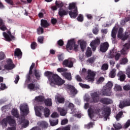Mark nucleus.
<instances>
[{"instance_id": "obj_15", "label": "nucleus", "mask_w": 130, "mask_h": 130, "mask_svg": "<svg viewBox=\"0 0 130 130\" xmlns=\"http://www.w3.org/2000/svg\"><path fill=\"white\" fill-rule=\"evenodd\" d=\"M125 106H130V99H126L123 101L120 102L119 107L120 108H123Z\"/></svg>"}, {"instance_id": "obj_21", "label": "nucleus", "mask_w": 130, "mask_h": 130, "mask_svg": "<svg viewBox=\"0 0 130 130\" xmlns=\"http://www.w3.org/2000/svg\"><path fill=\"white\" fill-rule=\"evenodd\" d=\"M38 125H39L42 128H47L48 127V123L45 121H41L38 123Z\"/></svg>"}, {"instance_id": "obj_10", "label": "nucleus", "mask_w": 130, "mask_h": 130, "mask_svg": "<svg viewBox=\"0 0 130 130\" xmlns=\"http://www.w3.org/2000/svg\"><path fill=\"white\" fill-rule=\"evenodd\" d=\"M66 88L69 90L70 94L71 95H72V96H76V95L78 94V90L76 89L75 86L71 84H68L66 86Z\"/></svg>"}, {"instance_id": "obj_51", "label": "nucleus", "mask_w": 130, "mask_h": 130, "mask_svg": "<svg viewBox=\"0 0 130 130\" xmlns=\"http://www.w3.org/2000/svg\"><path fill=\"white\" fill-rule=\"evenodd\" d=\"M92 32L93 34H94V35H98V34H99V28H98V27L93 28L92 29Z\"/></svg>"}, {"instance_id": "obj_33", "label": "nucleus", "mask_w": 130, "mask_h": 130, "mask_svg": "<svg viewBox=\"0 0 130 130\" xmlns=\"http://www.w3.org/2000/svg\"><path fill=\"white\" fill-rule=\"evenodd\" d=\"M93 125H95V123L93 122H90L87 124L85 125V128H87V129H90V128H91L93 127Z\"/></svg>"}, {"instance_id": "obj_61", "label": "nucleus", "mask_w": 130, "mask_h": 130, "mask_svg": "<svg viewBox=\"0 0 130 130\" xmlns=\"http://www.w3.org/2000/svg\"><path fill=\"white\" fill-rule=\"evenodd\" d=\"M37 47V43H36V42H33L30 45V47L31 49L34 50Z\"/></svg>"}, {"instance_id": "obj_25", "label": "nucleus", "mask_w": 130, "mask_h": 130, "mask_svg": "<svg viewBox=\"0 0 130 130\" xmlns=\"http://www.w3.org/2000/svg\"><path fill=\"white\" fill-rule=\"evenodd\" d=\"M58 15L60 16V18H62L64 16L68 15V12L62 9V8H60L58 11Z\"/></svg>"}, {"instance_id": "obj_19", "label": "nucleus", "mask_w": 130, "mask_h": 130, "mask_svg": "<svg viewBox=\"0 0 130 130\" xmlns=\"http://www.w3.org/2000/svg\"><path fill=\"white\" fill-rule=\"evenodd\" d=\"M40 86L39 85L35 86V84L32 83L28 84L27 85L28 89L29 90H32V91H36V90L38 91V90L40 89Z\"/></svg>"}, {"instance_id": "obj_44", "label": "nucleus", "mask_w": 130, "mask_h": 130, "mask_svg": "<svg viewBox=\"0 0 130 130\" xmlns=\"http://www.w3.org/2000/svg\"><path fill=\"white\" fill-rule=\"evenodd\" d=\"M45 104L46 106H51L52 105V103L51 102V99H47L45 101Z\"/></svg>"}, {"instance_id": "obj_49", "label": "nucleus", "mask_w": 130, "mask_h": 130, "mask_svg": "<svg viewBox=\"0 0 130 130\" xmlns=\"http://www.w3.org/2000/svg\"><path fill=\"white\" fill-rule=\"evenodd\" d=\"M123 32V29H122V28H120L118 31V37H119V38H122Z\"/></svg>"}, {"instance_id": "obj_24", "label": "nucleus", "mask_w": 130, "mask_h": 130, "mask_svg": "<svg viewBox=\"0 0 130 130\" xmlns=\"http://www.w3.org/2000/svg\"><path fill=\"white\" fill-rule=\"evenodd\" d=\"M20 123L22 124V126H23L24 127V128H26V127H27V126H28L29 125V121L27 119H25V118H21L20 119Z\"/></svg>"}, {"instance_id": "obj_64", "label": "nucleus", "mask_w": 130, "mask_h": 130, "mask_svg": "<svg viewBox=\"0 0 130 130\" xmlns=\"http://www.w3.org/2000/svg\"><path fill=\"white\" fill-rule=\"evenodd\" d=\"M124 49H129L130 48V41L128 42L127 43L125 44L124 45Z\"/></svg>"}, {"instance_id": "obj_63", "label": "nucleus", "mask_w": 130, "mask_h": 130, "mask_svg": "<svg viewBox=\"0 0 130 130\" xmlns=\"http://www.w3.org/2000/svg\"><path fill=\"white\" fill-rule=\"evenodd\" d=\"M123 90L125 91H130V85H125L123 87Z\"/></svg>"}, {"instance_id": "obj_62", "label": "nucleus", "mask_w": 130, "mask_h": 130, "mask_svg": "<svg viewBox=\"0 0 130 130\" xmlns=\"http://www.w3.org/2000/svg\"><path fill=\"white\" fill-rule=\"evenodd\" d=\"M130 125V119H128L123 126V128H127Z\"/></svg>"}, {"instance_id": "obj_4", "label": "nucleus", "mask_w": 130, "mask_h": 130, "mask_svg": "<svg viewBox=\"0 0 130 130\" xmlns=\"http://www.w3.org/2000/svg\"><path fill=\"white\" fill-rule=\"evenodd\" d=\"M58 73H60L61 75L68 81L72 80V74L71 73H68V69L63 68H59L57 69Z\"/></svg>"}, {"instance_id": "obj_37", "label": "nucleus", "mask_w": 130, "mask_h": 130, "mask_svg": "<svg viewBox=\"0 0 130 130\" xmlns=\"http://www.w3.org/2000/svg\"><path fill=\"white\" fill-rule=\"evenodd\" d=\"M50 123L52 126H55V125H57V124H58V119L50 121Z\"/></svg>"}, {"instance_id": "obj_39", "label": "nucleus", "mask_w": 130, "mask_h": 130, "mask_svg": "<svg viewBox=\"0 0 130 130\" xmlns=\"http://www.w3.org/2000/svg\"><path fill=\"white\" fill-rule=\"evenodd\" d=\"M113 86V83L111 82V81H109L106 85V89H108L109 90H111V88H112V86Z\"/></svg>"}, {"instance_id": "obj_16", "label": "nucleus", "mask_w": 130, "mask_h": 130, "mask_svg": "<svg viewBox=\"0 0 130 130\" xmlns=\"http://www.w3.org/2000/svg\"><path fill=\"white\" fill-rule=\"evenodd\" d=\"M100 102L101 103H103V104H105L106 105H109L110 104H112V103H113L112 100L107 98H101L100 99Z\"/></svg>"}, {"instance_id": "obj_40", "label": "nucleus", "mask_w": 130, "mask_h": 130, "mask_svg": "<svg viewBox=\"0 0 130 130\" xmlns=\"http://www.w3.org/2000/svg\"><path fill=\"white\" fill-rule=\"evenodd\" d=\"M80 48L82 51H85V48H86V42L82 41L80 43Z\"/></svg>"}, {"instance_id": "obj_29", "label": "nucleus", "mask_w": 130, "mask_h": 130, "mask_svg": "<svg viewBox=\"0 0 130 130\" xmlns=\"http://www.w3.org/2000/svg\"><path fill=\"white\" fill-rule=\"evenodd\" d=\"M86 57H90L92 56V49L91 48L88 47L85 52Z\"/></svg>"}, {"instance_id": "obj_57", "label": "nucleus", "mask_w": 130, "mask_h": 130, "mask_svg": "<svg viewBox=\"0 0 130 130\" xmlns=\"http://www.w3.org/2000/svg\"><path fill=\"white\" fill-rule=\"evenodd\" d=\"M115 91H122V88H121V86L119 85H116L114 87Z\"/></svg>"}, {"instance_id": "obj_46", "label": "nucleus", "mask_w": 130, "mask_h": 130, "mask_svg": "<svg viewBox=\"0 0 130 130\" xmlns=\"http://www.w3.org/2000/svg\"><path fill=\"white\" fill-rule=\"evenodd\" d=\"M35 99H36V101H37L38 102H43L44 101V99L41 95L36 96L35 98Z\"/></svg>"}, {"instance_id": "obj_54", "label": "nucleus", "mask_w": 130, "mask_h": 130, "mask_svg": "<svg viewBox=\"0 0 130 130\" xmlns=\"http://www.w3.org/2000/svg\"><path fill=\"white\" fill-rule=\"evenodd\" d=\"M104 78L103 77H101L96 81V84L99 85V84H101V83H103L104 82Z\"/></svg>"}, {"instance_id": "obj_43", "label": "nucleus", "mask_w": 130, "mask_h": 130, "mask_svg": "<svg viewBox=\"0 0 130 130\" xmlns=\"http://www.w3.org/2000/svg\"><path fill=\"white\" fill-rule=\"evenodd\" d=\"M116 29L115 28V26L114 27V28L112 29V32H111V36L112 38H116Z\"/></svg>"}, {"instance_id": "obj_26", "label": "nucleus", "mask_w": 130, "mask_h": 130, "mask_svg": "<svg viewBox=\"0 0 130 130\" xmlns=\"http://www.w3.org/2000/svg\"><path fill=\"white\" fill-rule=\"evenodd\" d=\"M12 115L14 116V117H16V118H19L20 117V114H19V112L18 111V110L16 109H12L11 111Z\"/></svg>"}, {"instance_id": "obj_36", "label": "nucleus", "mask_w": 130, "mask_h": 130, "mask_svg": "<svg viewBox=\"0 0 130 130\" xmlns=\"http://www.w3.org/2000/svg\"><path fill=\"white\" fill-rule=\"evenodd\" d=\"M1 124L3 127H7L8 126V121H7V119L6 118L2 120L1 122Z\"/></svg>"}, {"instance_id": "obj_13", "label": "nucleus", "mask_w": 130, "mask_h": 130, "mask_svg": "<svg viewBox=\"0 0 130 130\" xmlns=\"http://www.w3.org/2000/svg\"><path fill=\"white\" fill-rule=\"evenodd\" d=\"M6 120L8 123L11 126H16L17 125V123L16 122V120L13 118L12 116H7L6 117Z\"/></svg>"}, {"instance_id": "obj_32", "label": "nucleus", "mask_w": 130, "mask_h": 130, "mask_svg": "<svg viewBox=\"0 0 130 130\" xmlns=\"http://www.w3.org/2000/svg\"><path fill=\"white\" fill-rule=\"evenodd\" d=\"M104 111L106 115L107 116H109V115H110V113L111 112V109L110 107H107L104 109Z\"/></svg>"}, {"instance_id": "obj_34", "label": "nucleus", "mask_w": 130, "mask_h": 130, "mask_svg": "<svg viewBox=\"0 0 130 130\" xmlns=\"http://www.w3.org/2000/svg\"><path fill=\"white\" fill-rule=\"evenodd\" d=\"M113 126L115 129V130H119L122 128V125L119 123H117L116 124H113Z\"/></svg>"}, {"instance_id": "obj_2", "label": "nucleus", "mask_w": 130, "mask_h": 130, "mask_svg": "<svg viewBox=\"0 0 130 130\" xmlns=\"http://www.w3.org/2000/svg\"><path fill=\"white\" fill-rule=\"evenodd\" d=\"M35 110L37 116H39V117H41L42 115L41 114L42 111H44L45 117H48V116L50 115V110L48 108H44V107L41 106L36 107L35 108Z\"/></svg>"}, {"instance_id": "obj_3", "label": "nucleus", "mask_w": 130, "mask_h": 130, "mask_svg": "<svg viewBox=\"0 0 130 130\" xmlns=\"http://www.w3.org/2000/svg\"><path fill=\"white\" fill-rule=\"evenodd\" d=\"M78 48H79V45L76 44V42H75V39H72L69 40L66 46V49L67 50H74V51H78Z\"/></svg>"}, {"instance_id": "obj_38", "label": "nucleus", "mask_w": 130, "mask_h": 130, "mask_svg": "<svg viewBox=\"0 0 130 130\" xmlns=\"http://www.w3.org/2000/svg\"><path fill=\"white\" fill-rule=\"evenodd\" d=\"M35 76L37 80H40V73L39 71L36 69L34 70Z\"/></svg>"}, {"instance_id": "obj_60", "label": "nucleus", "mask_w": 130, "mask_h": 130, "mask_svg": "<svg viewBox=\"0 0 130 130\" xmlns=\"http://www.w3.org/2000/svg\"><path fill=\"white\" fill-rule=\"evenodd\" d=\"M130 20V17H125V19L121 21L122 24H125Z\"/></svg>"}, {"instance_id": "obj_23", "label": "nucleus", "mask_w": 130, "mask_h": 130, "mask_svg": "<svg viewBox=\"0 0 130 130\" xmlns=\"http://www.w3.org/2000/svg\"><path fill=\"white\" fill-rule=\"evenodd\" d=\"M116 53H117V49L113 48L109 53V58H113V57L115 56Z\"/></svg>"}, {"instance_id": "obj_5", "label": "nucleus", "mask_w": 130, "mask_h": 130, "mask_svg": "<svg viewBox=\"0 0 130 130\" xmlns=\"http://www.w3.org/2000/svg\"><path fill=\"white\" fill-rule=\"evenodd\" d=\"M20 109L21 111L20 113L21 116H25V115H28L29 114V108L28 105L24 104L20 106Z\"/></svg>"}, {"instance_id": "obj_42", "label": "nucleus", "mask_w": 130, "mask_h": 130, "mask_svg": "<svg viewBox=\"0 0 130 130\" xmlns=\"http://www.w3.org/2000/svg\"><path fill=\"white\" fill-rule=\"evenodd\" d=\"M56 101L58 102V103H64V98H60V96H57L56 98Z\"/></svg>"}, {"instance_id": "obj_47", "label": "nucleus", "mask_w": 130, "mask_h": 130, "mask_svg": "<svg viewBox=\"0 0 130 130\" xmlns=\"http://www.w3.org/2000/svg\"><path fill=\"white\" fill-rule=\"evenodd\" d=\"M55 5L56 6H57V7H58V8H60V9H61V8L63 7V3L61 2H58L57 1L55 2Z\"/></svg>"}, {"instance_id": "obj_11", "label": "nucleus", "mask_w": 130, "mask_h": 130, "mask_svg": "<svg viewBox=\"0 0 130 130\" xmlns=\"http://www.w3.org/2000/svg\"><path fill=\"white\" fill-rule=\"evenodd\" d=\"M3 35L6 41H12V40H15V36L12 35V32L10 31H7V33L4 32Z\"/></svg>"}, {"instance_id": "obj_56", "label": "nucleus", "mask_w": 130, "mask_h": 130, "mask_svg": "<svg viewBox=\"0 0 130 130\" xmlns=\"http://www.w3.org/2000/svg\"><path fill=\"white\" fill-rule=\"evenodd\" d=\"M67 107L69 109H71V111H72V110L74 109V108L75 107V105H74V104H73L72 103H70L69 104V105H68Z\"/></svg>"}, {"instance_id": "obj_1", "label": "nucleus", "mask_w": 130, "mask_h": 130, "mask_svg": "<svg viewBox=\"0 0 130 130\" xmlns=\"http://www.w3.org/2000/svg\"><path fill=\"white\" fill-rule=\"evenodd\" d=\"M45 77H47L51 84H56L58 86H61L64 84V81L57 74H54L52 72L46 71L44 73Z\"/></svg>"}, {"instance_id": "obj_45", "label": "nucleus", "mask_w": 130, "mask_h": 130, "mask_svg": "<svg viewBox=\"0 0 130 130\" xmlns=\"http://www.w3.org/2000/svg\"><path fill=\"white\" fill-rule=\"evenodd\" d=\"M116 69H113L110 73V77L111 78H115L116 75Z\"/></svg>"}, {"instance_id": "obj_48", "label": "nucleus", "mask_w": 130, "mask_h": 130, "mask_svg": "<svg viewBox=\"0 0 130 130\" xmlns=\"http://www.w3.org/2000/svg\"><path fill=\"white\" fill-rule=\"evenodd\" d=\"M108 64L104 63L102 66L101 70H102V71H107V70H108Z\"/></svg>"}, {"instance_id": "obj_35", "label": "nucleus", "mask_w": 130, "mask_h": 130, "mask_svg": "<svg viewBox=\"0 0 130 130\" xmlns=\"http://www.w3.org/2000/svg\"><path fill=\"white\" fill-rule=\"evenodd\" d=\"M88 115L90 118L91 119H93L94 116V111H93V110L92 109H88Z\"/></svg>"}, {"instance_id": "obj_7", "label": "nucleus", "mask_w": 130, "mask_h": 130, "mask_svg": "<svg viewBox=\"0 0 130 130\" xmlns=\"http://www.w3.org/2000/svg\"><path fill=\"white\" fill-rule=\"evenodd\" d=\"M100 43H101V41H100V39L99 38H96L94 40L91 41L90 45L93 51H95V50H96L97 46H99V45H100Z\"/></svg>"}, {"instance_id": "obj_12", "label": "nucleus", "mask_w": 130, "mask_h": 130, "mask_svg": "<svg viewBox=\"0 0 130 130\" xmlns=\"http://www.w3.org/2000/svg\"><path fill=\"white\" fill-rule=\"evenodd\" d=\"M109 48V44L107 42H105L101 43L100 46V50L101 52H106L107 50H108Z\"/></svg>"}, {"instance_id": "obj_14", "label": "nucleus", "mask_w": 130, "mask_h": 130, "mask_svg": "<svg viewBox=\"0 0 130 130\" xmlns=\"http://www.w3.org/2000/svg\"><path fill=\"white\" fill-rule=\"evenodd\" d=\"M88 75L87 76V79L90 82H94V79L96 74L91 70H88L87 71Z\"/></svg>"}, {"instance_id": "obj_55", "label": "nucleus", "mask_w": 130, "mask_h": 130, "mask_svg": "<svg viewBox=\"0 0 130 130\" xmlns=\"http://www.w3.org/2000/svg\"><path fill=\"white\" fill-rule=\"evenodd\" d=\"M79 86L81 87L82 88H85V89H90V86L86 85V84H84L82 83H80L79 84Z\"/></svg>"}, {"instance_id": "obj_28", "label": "nucleus", "mask_w": 130, "mask_h": 130, "mask_svg": "<svg viewBox=\"0 0 130 130\" xmlns=\"http://www.w3.org/2000/svg\"><path fill=\"white\" fill-rule=\"evenodd\" d=\"M69 10H70V11L78 10V7H77L76 3H72L70 4L69 6Z\"/></svg>"}, {"instance_id": "obj_50", "label": "nucleus", "mask_w": 130, "mask_h": 130, "mask_svg": "<svg viewBox=\"0 0 130 130\" xmlns=\"http://www.w3.org/2000/svg\"><path fill=\"white\" fill-rule=\"evenodd\" d=\"M38 31V34H43L44 32V29H43V27L42 26L40 27L39 26V28L37 29Z\"/></svg>"}, {"instance_id": "obj_31", "label": "nucleus", "mask_w": 130, "mask_h": 130, "mask_svg": "<svg viewBox=\"0 0 130 130\" xmlns=\"http://www.w3.org/2000/svg\"><path fill=\"white\" fill-rule=\"evenodd\" d=\"M58 110L61 116H65V115L67 114V111H66V110H64V109L59 108Z\"/></svg>"}, {"instance_id": "obj_18", "label": "nucleus", "mask_w": 130, "mask_h": 130, "mask_svg": "<svg viewBox=\"0 0 130 130\" xmlns=\"http://www.w3.org/2000/svg\"><path fill=\"white\" fill-rule=\"evenodd\" d=\"M62 64L67 68H73V67H74V62H73V61L68 59L64 60L62 62Z\"/></svg>"}, {"instance_id": "obj_59", "label": "nucleus", "mask_w": 130, "mask_h": 130, "mask_svg": "<svg viewBox=\"0 0 130 130\" xmlns=\"http://www.w3.org/2000/svg\"><path fill=\"white\" fill-rule=\"evenodd\" d=\"M89 63H93L95 61V57H91L87 60Z\"/></svg>"}, {"instance_id": "obj_6", "label": "nucleus", "mask_w": 130, "mask_h": 130, "mask_svg": "<svg viewBox=\"0 0 130 130\" xmlns=\"http://www.w3.org/2000/svg\"><path fill=\"white\" fill-rule=\"evenodd\" d=\"M35 67V63H32L31 66L29 68V71L28 73L26 76V82H31V78L33 77L34 78V75H32L33 74V69Z\"/></svg>"}, {"instance_id": "obj_53", "label": "nucleus", "mask_w": 130, "mask_h": 130, "mask_svg": "<svg viewBox=\"0 0 130 130\" xmlns=\"http://www.w3.org/2000/svg\"><path fill=\"white\" fill-rule=\"evenodd\" d=\"M77 21H78V22H83L84 21V16H83V15L80 14L78 16Z\"/></svg>"}, {"instance_id": "obj_58", "label": "nucleus", "mask_w": 130, "mask_h": 130, "mask_svg": "<svg viewBox=\"0 0 130 130\" xmlns=\"http://www.w3.org/2000/svg\"><path fill=\"white\" fill-rule=\"evenodd\" d=\"M59 116V115H58L57 112H54L51 115V117H52V118H57Z\"/></svg>"}, {"instance_id": "obj_9", "label": "nucleus", "mask_w": 130, "mask_h": 130, "mask_svg": "<svg viewBox=\"0 0 130 130\" xmlns=\"http://www.w3.org/2000/svg\"><path fill=\"white\" fill-rule=\"evenodd\" d=\"M7 64L4 66V69L7 70V71H11L15 68V64L13 63V60L11 59H8L7 60Z\"/></svg>"}, {"instance_id": "obj_52", "label": "nucleus", "mask_w": 130, "mask_h": 130, "mask_svg": "<svg viewBox=\"0 0 130 130\" xmlns=\"http://www.w3.org/2000/svg\"><path fill=\"white\" fill-rule=\"evenodd\" d=\"M5 2L11 6V8H14V4L13 0H5Z\"/></svg>"}, {"instance_id": "obj_27", "label": "nucleus", "mask_w": 130, "mask_h": 130, "mask_svg": "<svg viewBox=\"0 0 130 130\" xmlns=\"http://www.w3.org/2000/svg\"><path fill=\"white\" fill-rule=\"evenodd\" d=\"M22 51H21V49L19 48H16L14 51V56H17V57H19L20 56H22Z\"/></svg>"}, {"instance_id": "obj_41", "label": "nucleus", "mask_w": 130, "mask_h": 130, "mask_svg": "<svg viewBox=\"0 0 130 130\" xmlns=\"http://www.w3.org/2000/svg\"><path fill=\"white\" fill-rule=\"evenodd\" d=\"M123 115V112L122 111L119 112L116 115V119L117 121L121 118V116Z\"/></svg>"}, {"instance_id": "obj_30", "label": "nucleus", "mask_w": 130, "mask_h": 130, "mask_svg": "<svg viewBox=\"0 0 130 130\" xmlns=\"http://www.w3.org/2000/svg\"><path fill=\"white\" fill-rule=\"evenodd\" d=\"M110 89H107L105 87V89L103 90V95L104 96H110Z\"/></svg>"}, {"instance_id": "obj_8", "label": "nucleus", "mask_w": 130, "mask_h": 130, "mask_svg": "<svg viewBox=\"0 0 130 130\" xmlns=\"http://www.w3.org/2000/svg\"><path fill=\"white\" fill-rule=\"evenodd\" d=\"M90 95L92 99L91 103H98V102H100V96L99 93H97V92L91 93Z\"/></svg>"}, {"instance_id": "obj_22", "label": "nucleus", "mask_w": 130, "mask_h": 130, "mask_svg": "<svg viewBox=\"0 0 130 130\" xmlns=\"http://www.w3.org/2000/svg\"><path fill=\"white\" fill-rule=\"evenodd\" d=\"M41 26L43 28H48V27L50 26V24L48 23L47 20L45 19H42L41 20Z\"/></svg>"}, {"instance_id": "obj_17", "label": "nucleus", "mask_w": 130, "mask_h": 130, "mask_svg": "<svg viewBox=\"0 0 130 130\" xmlns=\"http://www.w3.org/2000/svg\"><path fill=\"white\" fill-rule=\"evenodd\" d=\"M78 14H79L78 9L71 10L69 11V16H70L72 19H76V18L78 17Z\"/></svg>"}, {"instance_id": "obj_20", "label": "nucleus", "mask_w": 130, "mask_h": 130, "mask_svg": "<svg viewBox=\"0 0 130 130\" xmlns=\"http://www.w3.org/2000/svg\"><path fill=\"white\" fill-rule=\"evenodd\" d=\"M117 77L119 78L120 82H124L125 80V74L122 71H119L118 73Z\"/></svg>"}]
</instances>
